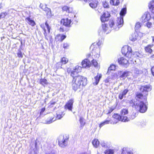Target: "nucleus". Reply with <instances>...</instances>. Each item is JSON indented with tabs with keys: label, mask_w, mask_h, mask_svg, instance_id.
I'll list each match as a JSON object with an SVG mask.
<instances>
[{
	"label": "nucleus",
	"mask_w": 154,
	"mask_h": 154,
	"mask_svg": "<svg viewBox=\"0 0 154 154\" xmlns=\"http://www.w3.org/2000/svg\"><path fill=\"white\" fill-rule=\"evenodd\" d=\"M102 5L104 8H109V4L106 1H104L103 2Z\"/></svg>",
	"instance_id": "obj_36"
},
{
	"label": "nucleus",
	"mask_w": 154,
	"mask_h": 154,
	"mask_svg": "<svg viewBox=\"0 0 154 154\" xmlns=\"http://www.w3.org/2000/svg\"><path fill=\"white\" fill-rule=\"evenodd\" d=\"M109 24L110 28H113V29H115L113 27V26H114V24L113 20L110 21L109 22Z\"/></svg>",
	"instance_id": "obj_40"
},
{
	"label": "nucleus",
	"mask_w": 154,
	"mask_h": 154,
	"mask_svg": "<svg viewBox=\"0 0 154 154\" xmlns=\"http://www.w3.org/2000/svg\"><path fill=\"white\" fill-rule=\"evenodd\" d=\"M40 26L43 29L44 31L45 30H46L45 28V26L44 24L41 25Z\"/></svg>",
	"instance_id": "obj_56"
},
{
	"label": "nucleus",
	"mask_w": 154,
	"mask_h": 154,
	"mask_svg": "<svg viewBox=\"0 0 154 154\" xmlns=\"http://www.w3.org/2000/svg\"><path fill=\"white\" fill-rule=\"evenodd\" d=\"M68 61V59L66 58L63 57L61 60L60 62L62 64H66Z\"/></svg>",
	"instance_id": "obj_33"
},
{
	"label": "nucleus",
	"mask_w": 154,
	"mask_h": 154,
	"mask_svg": "<svg viewBox=\"0 0 154 154\" xmlns=\"http://www.w3.org/2000/svg\"><path fill=\"white\" fill-rule=\"evenodd\" d=\"M141 26V24L140 23L138 22L136 23L135 25V29L136 30L137 29H138L140 28V27Z\"/></svg>",
	"instance_id": "obj_38"
},
{
	"label": "nucleus",
	"mask_w": 154,
	"mask_h": 154,
	"mask_svg": "<svg viewBox=\"0 0 154 154\" xmlns=\"http://www.w3.org/2000/svg\"><path fill=\"white\" fill-rule=\"evenodd\" d=\"M40 83L42 85L44 86L45 85H46L48 83L47 81L45 79H42L40 81Z\"/></svg>",
	"instance_id": "obj_28"
},
{
	"label": "nucleus",
	"mask_w": 154,
	"mask_h": 154,
	"mask_svg": "<svg viewBox=\"0 0 154 154\" xmlns=\"http://www.w3.org/2000/svg\"><path fill=\"white\" fill-rule=\"evenodd\" d=\"M146 125V124L145 122H144V123L143 124V125L141 124V125L142 126V127H143L144 126H145V125Z\"/></svg>",
	"instance_id": "obj_62"
},
{
	"label": "nucleus",
	"mask_w": 154,
	"mask_h": 154,
	"mask_svg": "<svg viewBox=\"0 0 154 154\" xmlns=\"http://www.w3.org/2000/svg\"><path fill=\"white\" fill-rule=\"evenodd\" d=\"M94 45H92L90 47L91 49H92V54L96 58H98L100 57V49L98 48H94Z\"/></svg>",
	"instance_id": "obj_8"
},
{
	"label": "nucleus",
	"mask_w": 154,
	"mask_h": 154,
	"mask_svg": "<svg viewBox=\"0 0 154 154\" xmlns=\"http://www.w3.org/2000/svg\"><path fill=\"white\" fill-rule=\"evenodd\" d=\"M152 42L151 44H154V37L152 36Z\"/></svg>",
	"instance_id": "obj_59"
},
{
	"label": "nucleus",
	"mask_w": 154,
	"mask_h": 154,
	"mask_svg": "<svg viewBox=\"0 0 154 154\" xmlns=\"http://www.w3.org/2000/svg\"><path fill=\"white\" fill-rule=\"evenodd\" d=\"M152 73L153 75H154V66H153L151 69Z\"/></svg>",
	"instance_id": "obj_55"
},
{
	"label": "nucleus",
	"mask_w": 154,
	"mask_h": 154,
	"mask_svg": "<svg viewBox=\"0 0 154 154\" xmlns=\"http://www.w3.org/2000/svg\"><path fill=\"white\" fill-rule=\"evenodd\" d=\"M55 103H56L54 101H51L50 102V105H54Z\"/></svg>",
	"instance_id": "obj_58"
},
{
	"label": "nucleus",
	"mask_w": 154,
	"mask_h": 154,
	"mask_svg": "<svg viewBox=\"0 0 154 154\" xmlns=\"http://www.w3.org/2000/svg\"><path fill=\"white\" fill-rule=\"evenodd\" d=\"M148 7L149 11L152 13H154V0H152L149 2Z\"/></svg>",
	"instance_id": "obj_18"
},
{
	"label": "nucleus",
	"mask_w": 154,
	"mask_h": 154,
	"mask_svg": "<svg viewBox=\"0 0 154 154\" xmlns=\"http://www.w3.org/2000/svg\"><path fill=\"white\" fill-rule=\"evenodd\" d=\"M69 46L68 44L67 43H64L63 45V47L64 48H67Z\"/></svg>",
	"instance_id": "obj_52"
},
{
	"label": "nucleus",
	"mask_w": 154,
	"mask_h": 154,
	"mask_svg": "<svg viewBox=\"0 0 154 154\" xmlns=\"http://www.w3.org/2000/svg\"><path fill=\"white\" fill-rule=\"evenodd\" d=\"M55 120V119H54V118H51L50 119V120H48L47 121L46 123L47 124H50V123H51L53 122H54Z\"/></svg>",
	"instance_id": "obj_39"
},
{
	"label": "nucleus",
	"mask_w": 154,
	"mask_h": 154,
	"mask_svg": "<svg viewBox=\"0 0 154 154\" xmlns=\"http://www.w3.org/2000/svg\"><path fill=\"white\" fill-rule=\"evenodd\" d=\"M116 107H115L112 106L110 108L109 110L108 113H111L115 109Z\"/></svg>",
	"instance_id": "obj_48"
},
{
	"label": "nucleus",
	"mask_w": 154,
	"mask_h": 154,
	"mask_svg": "<svg viewBox=\"0 0 154 154\" xmlns=\"http://www.w3.org/2000/svg\"><path fill=\"white\" fill-rule=\"evenodd\" d=\"M110 121L108 120H106L105 121L102 122L100 123L99 125V127L101 128L102 127L106 124H108L109 123Z\"/></svg>",
	"instance_id": "obj_34"
},
{
	"label": "nucleus",
	"mask_w": 154,
	"mask_h": 154,
	"mask_svg": "<svg viewBox=\"0 0 154 154\" xmlns=\"http://www.w3.org/2000/svg\"><path fill=\"white\" fill-rule=\"evenodd\" d=\"M79 121L81 126H84L85 124L84 119L82 117H80V118Z\"/></svg>",
	"instance_id": "obj_32"
},
{
	"label": "nucleus",
	"mask_w": 154,
	"mask_h": 154,
	"mask_svg": "<svg viewBox=\"0 0 154 154\" xmlns=\"http://www.w3.org/2000/svg\"><path fill=\"white\" fill-rule=\"evenodd\" d=\"M27 23L32 26H34L35 25V23L34 21L30 19L29 17H27L26 19Z\"/></svg>",
	"instance_id": "obj_20"
},
{
	"label": "nucleus",
	"mask_w": 154,
	"mask_h": 154,
	"mask_svg": "<svg viewBox=\"0 0 154 154\" xmlns=\"http://www.w3.org/2000/svg\"><path fill=\"white\" fill-rule=\"evenodd\" d=\"M114 152L113 149H108L106 150L105 153V154H113Z\"/></svg>",
	"instance_id": "obj_31"
},
{
	"label": "nucleus",
	"mask_w": 154,
	"mask_h": 154,
	"mask_svg": "<svg viewBox=\"0 0 154 154\" xmlns=\"http://www.w3.org/2000/svg\"><path fill=\"white\" fill-rule=\"evenodd\" d=\"M17 55L18 57L22 58L23 56L22 53V52L20 50H19L18 51V52L17 53Z\"/></svg>",
	"instance_id": "obj_42"
},
{
	"label": "nucleus",
	"mask_w": 154,
	"mask_h": 154,
	"mask_svg": "<svg viewBox=\"0 0 154 154\" xmlns=\"http://www.w3.org/2000/svg\"><path fill=\"white\" fill-rule=\"evenodd\" d=\"M118 62L119 64L122 65H127L128 64L129 60L122 57L118 59Z\"/></svg>",
	"instance_id": "obj_14"
},
{
	"label": "nucleus",
	"mask_w": 154,
	"mask_h": 154,
	"mask_svg": "<svg viewBox=\"0 0 154 154\" xmlns=\"http://www.w3.org/2000/svg\"><path fill=\"white\" fill-rule=\"evenodd\" d=\"M109 78L108 79H106L105 80V82H109Z\"/></svg>",
	"instance_id": "obj_60"
},
{
	"label": "nucleus",
	"mask_w": 154,
	"mask_h": 154,
	"mask_svg": "<svg viewBox=\"0 0 154 154\" xmlns=\"http://www.w3.org/2000/svg\"><path fill=\"white\" fill-rule=\"evenodd\" d=\"M91 62L92 64L94 66L95 68L98 69L100 68V65L98 64L97 61L96 60H92Z\"/></svg>",
	"instance_id": "obj_27"
},
{
	"label": "nucleus",
	"mask_w": 154,
	"mask_h": 154,
	"mask_svg": "<svg viewBox=\"0 0 154 154\" xmlns=\"http://www.w3.org/2000/svg\"><path fill=\"white\" fill-rule=\"evenodd\" d=\"M112 120H114V122H111L112 124H115L117 123L119 121H122V118L121 115L120 116L117 114H115L112 116Z\"/></svg>",
	"instance_id": "obj_10"
},
{
	"label": "nucleus",
	"mask_w": 154,
	"mask_h": 154,
	"mask_svg": "<svg viewBox=\"0 0 154 154\" xmlns=\"http://www.w3.org/2000/svg\"><path fill=\"white\" fill-rule=\"evenodd\" d=\"M44 34L45 36V38L46 39L48 40V38H47L48 34H47V33L46 32V30H44Z\"/></svg>",
	"instance_id": "obj_50"
},
{
	"label": "nucleus",
	"mask_w": 154,
	"mask_h": 154,
	"mask_svg": "<svg viewBox=\"0 0 154 154\" xmlns=\"http://www.w3.org/2000/svg\"><path fill=\"white\" fill-rule=\"evenodd\" d=\"M90 6L93 8H95L97 7V3L95 2H92L89 4Z\"/></svg>",
	"instance_id": "obj_29"
},
{
	"label": "nucleus",
	"mask_w": 154,
	"mask_h": 154,
	"mask_svg": "<svg viewBox=\"0 0 154 154\" xmlns=\"http://www.w3.org/2000/svg\"><path fill=\"white\" fill-rule=\"evenodd\" d=\"M121 51L123 54L129 59L130 61L135 64L133 61L134 60L132 58V49L131 47L128 46H125L122 48Z\"/></svg>",
	"instance_id": "obj_3"
},
{
	"label": "nucleus",
	"mask_w": 154,
	"mask_h": 154,
	"mask_svg": "<svg viewBox=\"0 0 154 154\" xmlns=\"http://www.w3.org/2000/svg\"><path fill=\"white\" fill-rule=\"evenodd\" d=\"M102 28L104 32H107L106 33H109L110 32V29H109V28L105 24H102Z\"/></svg>",
	"instance_id": "obj_26"
},
{
	"label": "nucleus",
	"mask_w": 154,
	"mask_h": 154,
	"mask_svg": "<svg viewBox=\"0 0 154 154\" xmlns=\"http://www.w3.org/2000/svg\"><path fill=\"white\" fill-rule=\"evenodd\" d=\"M110 14L108 11L105 12L100 17L101 21L102 22L107 21L109 19Z\"/></svg>",
	"instance_id": "obj_9"
},
{
	"label": "nucleus",
	"mask_w": 154,
	"mask_h": 154,
	"mask_svg": "<svg viewBox=\"0 0 154 154\" xmlns=\"http://www.w3.org/2000/svg\"><path fill=\"white\" fill-rule=\"evenodd\" d=\"M151 90V88L149 85L141 86L140 88L141 92L137 93L136 99L130 101V105L132 106H134L135 108L139 112H145L147 109L145 104L146 102V96L148 95V92Z\"/></svg>",
	"instance_id": "obj_1"
},
{
	"label": "nucleus",
	"mask_w": 154,
	"mask_h": 154,
	"mask_svg": "<svg viewBox=\"0 0 154 154\" xmlns=\"http://www.w3.org/2000/svg\"><path fill=\"white\" fill-rule=\"evenodd\" d=\"M81 66L77 65L72 69L68 68L67 70L69 73H70V75L73 78L72 87L75 91L78 89L82 88L87 84V80L85 78L79 75L76 76L78 72L81 71Z\"/></svg>",
	"instance_id": "obj_2"
},
{
	"label": "nucleus",
	"mask_w": 154,
	"mask_h": 154,
	"mask_svg": "<svg viewBox=\"0 0 154 154\" xmlns=\"http://www.w3.org/2000/svg\"><path fill=\"white\" fill-rule=\"evenodd\" d=\"M59 30H60V32H64V29L62 27H60Z\"/></svg>",
	"instance_id": "obj_57"
},
{
	"label": "nucleus",
	"mask_w": 154,
	"mask_h": 154,
	"mask_svg": "<svg viewBox=\"0 0 154 154\" xmlns=\"http://www.w3.org/2000/svg\"><path fill=\"white\" fill-rule=\"evenodd\" d=\"M128 113V111L127 109H122L120 112L121 116L122 118V121L123 122H128L129 121V119L125 115Z\"/></svg>",
	"instance_id": "obj_6"
},
{
	"label": "nucleus",
	"mask_w": 154,
	"mask_h": 154,
	"mask_svg": "<svg viewBox=\"0 0 154 154\" xmlns=\"http://www.w3.org/2000/svg\"><path fill=\"white\" fill-rule=\"evenodd\" d=\"M128 91V90L127 89L124 90L122 93H120L119 95V98L121 100L122 99L123 97L126 95Z\"/></svg>",
	"instance_id": "obj_22"
},
{
	"label": "nucleus",
	"mask_w": 154,
	"mask_h": 154,
	"mask_svg": "<svg viewBox=\"0 0 154 154\" xmlns=\"http://www.w3.org/2000/svg\"><path fill=\"white\" fill-rule=\"evenodd\" d=\"M126 12V8H122L120 13V17L117 18V25L119 28L122 26L123 24V17L125 15Z\"/></svg>",
	"instance_id": "obj_4"
},
{
	"label": "nucleus",
	"mask_w": 154,
	"mask_h": 154,
	"mask_svg": "<svg viewBox=\"0 0 154 154\" xmlns=\"http://www.w3.org/2000/svg\"><path fill=\"white\" fill-rule=\"evenodd\" d=\"M61 22L64 26L69 27L70 26L71 21L70 19L66 18L62 19L61 20Z\"/></svg>",
	"instance_id": "obj_11"
},
{
	"label": "nucleus",
	"mask_w": 154,
	"mask_h": 154,
	"mask_svg": "<svg viewBox=\"0 0 154 154\" xmlns=\"http://www.w3.org/2000/svg\"><path fill=\"white\" fill-rule=\"evenodd\" d=\"M121 154H133V153L129 148L124 147L122 149Z\"/></svg>",
	"instance_id": "obj_17"
},
{
	"label": "nucleus",
	"mask_w": 154,
	"mask_h": 154,
	"mask_svg": "<svg viewBox=\"0 0 154 154\" xmlns=\"http://www.w3.org/2000/svg\"><path fill=\"white\" fill-rule=\"evenodd\" d=\"M34 153H35V154H37L38 153V152H37V151H35V150H34Z\"/></svg>",
	"instance_id": "obj_64"
},
{
	"label": "nucleus",
	"mask_w": 154,
	"mask_h": 154,
	"mask_svg": "<svg viewBox=\"0 0 154 154\" xmlns=\"http://www.w3.org/2000/svg\"><path fill=\"white\" fill-rule=\"evenodd\" d=\"M63 64L60 62L57 63L56 64V66L57 68H62V66Z\"/></svg>",
	"instance_id": "obj_41"
},
{
	"label": "nucleus",
	"mask_w": 154,
	"mask_h": 154,
	"mask_svg": "<svg viewBox=\"0 0 154 154\" xmlns=\"http://www.w3.org/2000/svg\"><path fill=\"white\" fill-rule=\"evenodd\" d=\"M136 113H135L134 114H133L131 117V118H129V120L130 119H134L135 118V116L134 115H136Z\"/></svg>",
	"instance_id": "obj_54"
},
{
	"label": "nucleus",
	"mask_w": 154,
	"mask_h": 154,
	"mask_svg": "<svg viewBox=\"0 0 154 154\" xmlns=\"http://www.w3.org/2000/svg\"><path fill=\"white\" fill-rule=\"evenodd\" d=\"M147 27L148 28H150L152 26V23L149 22H148L146 23Z\"/></svg>",
	"instance_id": "obj_45"
},
{
	"label": "nucleus",
	"mask_w": 154,
	"mask_h": 154,
	"mask_svg": "<svg viewBox=\"0 0 154 154\" xmlns=\"http://www.w3.org/2000/svg\"><path fill=\"white\" fill-rule=\"evenodd\" d=\"M68 8V7L67 6H64L62 8V10L63 11H65L67 12Z\"/></svg>",
	"instance_id": "obj_51"
},
{
	"label": "nucleus",
	"mask_w": 154,
	"mask_h": 154,
	"mask_svg": "<svg viewBox=\"0 0 154 154\" xmlns=\"http://www.w3.org/2000/svg\"><path fill=\"white\" fill-rule=\"evenodd\" d=\"M82 64L83 67L88 68L90 66L91 63L90 60L86 59L82 61Z\"/></svg>",
	"instance_id": "obj_13"
},
{
	"label": "nucleus",
	"mask_w": 154,
	"mask_h": 154,
	"mask_svg": "<svg viewBox=\"0 0 154 154\" xmlns=\"http://www.w3.org/2000/svg\"><path fill=\"white\" fill-rule=\"evenodd\" d=\"M116 69V66L114 65H112L109 68L107 73H109L110 71L111 70H115Z\"/></svg>",
	"instance_id": "obj_30"
},
{
	"label": "nucleus",
	"mask_w": 154,
	"mask_h": 154,
	"mask_svg": "<svg viewBox=\"0 0 154 154\" xmlns=\"http://www.w3.org/2000/svg\"><path fill=\"white\" fill-rule=\"evenodd\" d=\"M101 146L104 148H106L107 147V145L104 142H101Z\"/></svg>",
	"instance_id": "obj_47"
},
{
	"label": "nucleus",
	"mask_w": 154,
	"mask_h": 154,
	"mask_svg": "<svg viewBox=\"0 0 154 154\" xmlns=\"http://www.w3.org/2000/svg\"><path fill=\"white\" fill-rule=\"evenodd\" d=\"M74 100L71 99L69 100L64 106V109H68L69 111H72Z\"/></svg>",
	"instance_id": "obj_7"
},
{
	"label": "nucleus",
	"mask_w": 154,
	"mask_h": 154,
	"mask_svg": "<svg viewBox=\"0 0 154 154\" xmlns=\"http://www.w3.org/2000/svg\"><path fill=\"white\" fill-rule=\"evenodd\" d=\"M110 3L111 5L114 6H118L120 3L119 0H110Z\"/></svg>",
	"instance_id": "obj_25"
},
{
	"label": "nucleus",
	"mask_w": 154,
	"mask_h": 154,
	"mask_svg": "<svg viewBox=\"0 0 154 154\" xmlns=\"http://www.w3.org/2000/svg\"><path fill=\"white\" fill-rule=\"evenodd\" d=\"M43 10L45 11L46 14L47 15L50 14L51 10L48 8L46 7L45 8L44 10Z\"/></svg>",
	"instance_id": "obj_37"
},
{
	"label": "nucleus",
	"mask_w": 154,
	"mask_h": 154,
	"mask_svg": "<svg viewBox=\"0 0 154 154\" xmlns=\"http://www.w3.org/2000/svg\"><path fill=\"white\" fill-rule=\"evenodd\" d=\"M58 143L60 146L62 147H64L67 144V141L68 140V138L63 136L60 135L58 137Z\"/></svg>",
	"instance_id": "obj_5"
},
{
	"label": "nucleus",
	"mask_w": 154,
	"mask_h": 154,
	"mask_svg": "<svg viewBox=\"0 0 154 154\" xmlns=\"http://www.w3.org/2000/svg\"><path fill=\"white\" fill-rule=\"evenodd\" d=\"M131 74V73L128 71L123 72L121 71H118V74L120 75V77L123 79L130 75Z\"/></svg>",
	"instance_id": "obj_12"
},
{
	"label": "nucleus",
	"mask_w": 154,
	"mask_h": 154,
	"mask_svg": "<svg viewBox=\"0 0 154 154\" xmlns=\"http://www.w3.org/2000/svg\"><path fill=\"white\" fill-rule=\"evenodd\" d=\"M56 114V118L58 119H60L63 117L65 114L64 113V112L60 111H58L57 112Z\"/></svg>",
	"instance_id": "obj_21"
},
{
	"label": "nucleus",
	"mask_w": 154,
	"mask_h": 154,
	"mask_svg": "<svg viewBox=\"0 0 154 154\" xmlns=\"http://www.w3.org/2000/svg\"><path fill=\"white\" fill-rule=\"evenodd\" d=\"M102 75L99 73H97V75L94 77V84L95 85H97L99 82L100 79L101 78Z\"/></svg>",
	"instance_id": "obj_15"
},
{
	"label": "nucleus",
	"mask_w": 154,
	"mask_h": 154,
	"mask_svg": "<svg viewBox=\"0 0 154 154\" xmlns=\"http://www.w3.org/2000/svg\"><path fill=\"white\" fill-rule=\"evenodd\" d=\"M45 25L46 26V27L47 28V29H48V33H49L50 32V28L48 24L47 23V22H46L45 23Z\"/></svg>",
	"instance_id": "obj_44"
},
{
	"label": "nucleus",
	"mask_w": 154,
	"mask_h": 154,
	"mask_svg": "<svg viewBox=\"0 0 154 154\" xmlns=\"http://www.w3.org/2000/svg\"><path fill=\"white\" fill-rule=\"evenodd\" d=\"M150 18V15L148 12L145 13L142 17L143 21L144 23L149 20Z\"/></svg>",
	"instance_id": "obj_16"
},
{
	"label": "nucleus",
	"mask_w": 154,
	"mask_h": 154,
	"mask_svg": "<svg viewBox=\"0 0 154 154\" xmlns=\"http://www.w3.org/2000/svg\"><path fill=\"white\" fill-rule=\"evenodd\" d=\"M8 14V13L6 12H3L0 14V19L1 18H4Z\"/></svg>",
	"instance_id": "obj_35"
},
{
	"label": "nucleus",
	"mask_w": 154,
	"mask_h": 154,
	"mask_svg": "<svg viewBox=\"0 0 154 154\" xmlns=\"http://www.w3.org/2000/svg\"><path fill=\"white\" fill-rule=\"evenodd\" d=\"M137 57H139V53L138 52H136L135 53Z\"/></svg>",
	"instance_id": "obj_61"
},
{
	"label": "nucleus",
	"mask_w": 154,
	"mask_h": 154,
	"mask_svg": "<svg viewBox=\"0 0 154 154\" xmlns=\"http://www.w3.org/2000/svg\"><path fill=\"white\" fill-rule=\"evenodd\" d=\"M117 77V75L116 74H113L111 75L110 77V78L112 79L113 80H114L116 79Z\"/></svg>",
	"instance_id": "obj_43"
},
{
	"label": "nucleus",
	"mask_w": 154,
	"mask_h": 154,
	"mask_svg": "<svg viewBox=\"0 0 154 154\" xmlns=\"http://www.w3.org/2000/svg\"><path fill=\"white\" fill-rule=\"evenodd\" d=\"M72 11L73 9L72 8L68 7L67 12L68 13H71L72 12Z\"/></svg>",
	"instance_id": "obj_49"
},
{
	"label": "nucleus",
	"mask_w": 154,
	"mask_h": 154,
	"mask_svg": "<svg viewBox=\"0 0 154 154\" xmlns=\"http://www.w3.org/2000/svg\"><path fill=\"white\" fill-rule=\"evenodd\" d=\"M40 7L43 10H44V9L46 8L47 7H46V5H44L42 4H41L40 5Z\"/></svg>",
	"instance_id": "obj_46"
},
{
	"label": "nucleus",
	"mask_w": 154,
	"mask_h": 154,
	"mask_svg": "<svg viewBox=\"0 0 154 154\" xmlns=\"http://www.w3.org/2000/svg\"><path fill=\"white\" fill-rule=\"evenodd\" d=\"M92 143L93 146L95 148H97L100 144L99 140L98 139H96L92 141Z\"/></svg>",
	"instance_id": "obj_24"
},
{
	"label": "nucleus",
	"mask_w": 154,
	"mask_h": 154,
	"mask_svg": "<svg viewBox=\"0 0 154 154\" xmlns=\"http://www.w3.org/2000/svg\"><path fill=\"white\" fill-rule=\"evenodd\" d=\"M154 45V44H149L145 47L144 48L146 52L151 54L152 51L151 48Z\"/></svg>",
	"instance_id": "obj_19"
},
{
	"label": "nucleus",
	"mask_w": 154,
	"mask_h": 154,
	"mask_svg": "<svg viewBox=\"0 0 154 154\" xmlns=\"http://www.w3.org/2000/svg\"><path fill=\"white\" fill-rule=\"evenodd\" d=\"M138 37V35L137 33H134L132 34L130 37V39L132 41H136Z\"/></svg>",
	"instance_id": "obj_23"
},
{
	"label": "nucleus",
	"mask_w": 154,
	"mask_h": 154,
	"mask_svg": "<svg viewBox=\"0 0 154 154\" xmlns=\"http://www.w3.org/2000/svg\"><path fill=\"white\" fill-rule=\"evenodd\" d=\"M66 36L65 35H62L61 36L60 40L61 41H62L65 38H66Z\"/></svg>",
	"instance_id": "obj_53"
},
{
	"label": "nucleus",
	"mask_w": 154,
	"mask_h": 154,
	"mask_svg": "<svg viewBox=\"0 0 154 154\" xmlns=\"http://www.w3.org/2000/svg\"><path fill=\"white\" fill-rule=\"evenodd\" d=\"M46 154H55V153L54 152H51L49 153H46Z\"/></svg>",
	"instance_id": "obj_63"
}]
</instances>
